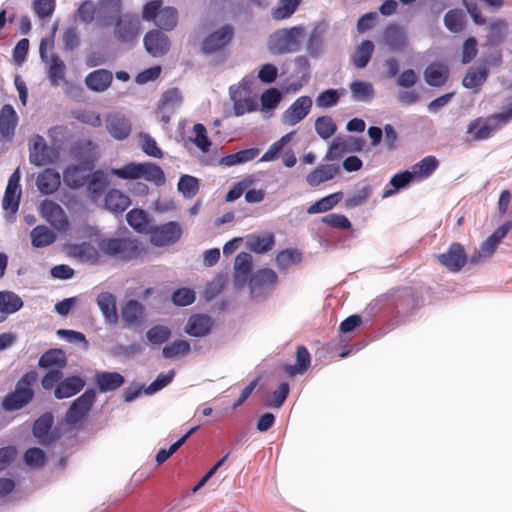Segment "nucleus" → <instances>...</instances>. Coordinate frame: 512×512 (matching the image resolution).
I'll list each match as a JSON object with an SVG mask.
<instances>
[{"instance_id": "nucleus-63", "label": "nucleus", "mask_w": 512, "mask_h": 512, "mask_svg": "<svg viewBox=\"0 0 512 512\" xmlns=\"http://www.w3.org/2000/svg\"><path fill=\"white\" fill-rule=\"evenodd\" d=\"M199 189V181L190 175H183L178 182V190L185 197H193Z\"/></svg>"}, {"instance_id": "nucleus-30", "label": "nucleus", "mask_w": 512, "mask_h": 512, "mask_svg": "<svg viewBox=\"0 0 512 512\" xmlns=\"http://www.w3.org/2000/svg\"><path fill=\"white\" fill-rule=\"evenodd\" d=\"M125 382L124 377L118 372H98L95 375V383L100 392L115 391Z\"/></svg>"}, {"instance_id": "nucleus-12", "label": "nucleus", "mask_w": 512, "mask_h": 512, "mask_svg": "<svg viewBox=\"0 0 512 512\" xmlns=\"http://www.w3.org/2000/svg\"><path fill=\"white\" fill-rule=\"evenodd\" d=\"M181 235V226L177 222L170 221L151 231V243L159 247L172 245L180 239Z\"/></svg>"}, {"instance_id": "nucleus-21", "label": "nucleus", "mask_w": 512, "mask_h": 512, "mask_svg": "<svg viewBox=\"0 0 512 512\" xmlns=\"http://www.w3.org/2000/svg\"><path fill=\"white\" fill-rule=\"evenodd\" d=\"M311 365V356L308 349L300 345L296 350V364H284L281 369L283 373L288 377H294L298 374L303 375L309 369Z\"/></svg>"}, {"instance_id": "nucleus-29", "label": "nucleus", "mask_w": 512, "mask_h": 512, "mask_svg": "<svg viewBox=\"0 0 512 512\" xmlns=\"http://www.w3.org/2000/svg\"><path fill=\"white\" fill-rule=\"evenodd\" d=\"M52 425L53 415L51 413H44L35 420L32 431L41 444L49 445L54 441V438L49 434Z\"/></svg>"}, {"instance_id": "nucleus-5", "label": "nucleus", "mask_w": 512, "mask_h": 512, "mask_svg": "<svg viewBox=\"0 0 512 512\" xmlns=\"http://www.w3.org/2000/svg\"><path fill=\"white\" fill-rule=\"evenodd\" d=\"M98 249L104 255L123 261L135 259L141 253L138 241L129 238L100 239Z\"/></svg>"}, {"instance_id": "nucleus-6", "label": "nucleus", "mask_w": 512, "mask_h": 512, "mask_svg": "<svg viewBox=\"0 0 512 512\" xmlns=\"http://www.w3.org/2000/svg\"><path fill=\"white\" fill-rule=\"evenodd\" d=\"M304 35V29L294 26L289 29H280L270 35L268 48L276 55L295 52L300 46V39Z\"/></svg>"}, {"instance_id": "nucleus-3", "label": "nucleus", "mask_w": 512, "mask_h": 512, "mask_svg": "<svg viewBox=\"0 0 512 512\" xmlns=\"http://www.w3.org/2000/svg\"><path fill=\"white\" fill-rule=\"evenodd\" d=\"M141 17L144 21L153 22L159 30L169 32L178 25L179 15L176 8L164 6L162 0H150L144 4Z\"/></svg>"}, {"instance_id": "nucleus-2", "label": "nucleus", "mask_w": 512, "mask_h": 512, "mask_svg": "<svg viewBox=\"0 0 512 512\" xmlns=\"http://www.w3.org/2000/svg\"><path fill=\"white\" fill-rule=\"evenodd\" d=\"M512 120V97L505 109L486 118L478 117L471 121L467 127V133L473 134V140L489 139L496 131Z\"/></svg>"}, {"instance_id": "nucleus-41", "label": "nucleus", "mask_w": 512, "mask_h": 512, "mask_svg": "<svg viewBox=\"0 0 512 512\" xmlns=\"http://www.w3.org/2000/svg\"><path fill=\"white\" fill-rule=\"evenodd\" d=\"M343 197L342 192H335L332 194H329L319 200H317L315 203L310 205L307 209L308 214H318V213H324L331 209H333L341 200Z\"/></svg>"}, {"instance_id": "nucleus-46", "label": "nucleus", "mask_w": 512, "mask_h": 512, "mask_svg": "<svg viewBox=\"0 0 512 512\" xmlns=\"http://www.w3.org/2000/svg\"><path fill=\"white\" fill-rule=\"evenodd\" d=\"M302 0H279L276 7L272 9V17L275 20H284L290 18Z\"/></svg>"}, {"instance_id": "nucleus-36", "label": "nucleus", "mask_w": 512, "mask_h": 512, "mask_svg": "<svg viewBox=\"0 0 512 512\" xmlns=\"http://www.w3.org/2000/svg\"><path fill=\"white\" fill-rule=\"evenodd\" d=\"M97 304L108 322L117 323L116 297L113 294L109 292L100 293L97 297Z\"/></svg>"}, {"instance_id": "nucleus-10", "label": "nucleus", "mask_w": 512, "mask_h": 512, "mask_svg": "<svg viewBox=\"0 0 512 512\" xmlns=\"http://www.w3.org/2000/svg\"><path fill=\"white\" fill-rule=\"evenodd\" d=\"M95 400V391L93 389L86 390L72 402L66 413V421L69 424H77L80 422L89 413Z\"/></svg>"}, {"instance_id": "nucleus-11", "label": "nucleus", "mask_w": 512, "mask_h": 512, "mask_svg": "<svg viewBox=\"0 0 512 512\" xmlns=\"http://www.w3.org/2000/svg\"><path fill=\"white\" fill-rule=\"evenodd\" d=\"M234 36V28L230 24L223 25L213 33L206 36L202 42V51L212 54L224 49Z\"/></svg>"}, {"instance_id": "nucleus-51", "label": "nucleus", "mask_w": 512, "mask_h": 512, "mask_svg": "<svg viewBox=\"0 0 512 512\" xmlns=\"http://www.w3.org/2000/svg\"><path fill=\"white\" fill-rule=\"evenodd\" d=\"M439 162L435 156H427L412 167V173L416 177L427 178L438 167Z\"/></svg>"}, {"instance_id": "nucleus-50", "label": "nucleus", "mask_w": 512, "mask_h": 512, "mask_svg": "<svg viewBox=\"0 0 512 512\" xmlns=\"http://www.w3.org/2000/svg\"><path fill=\"white\" fill-rule=\"evenodd\" d=\"M444 25L453 33L461 32L465 26V17L463 12L459 9L449 10L444 15Z\"/></svg>"}, {"instance_id": "nucleus-57", "label": "nucleus", "mask_w": 512, "mask_h": 512, "mask_svg": "<svg viewBox=\"0 0 512 512\" xmlns=\"http://www.w3.org/2000/svg\"><path fill=\"white\" fill-rule=\"evenodd\" d=\"M171 336V329L165 325H155L146 332L147 340L153 345L165 343Z\"/></svg>"}, {"instance_id": "nucleus-56", "label": "nucleus", "mask_w": 512, "mask_h": 512, "mask_svg": "<svg viewBox=\"0 0 512 512\" xmlns=\"http://www.w3.org/2000/svg\"><path fill=\"white\" fill-rule=\"evenodd\" d=\"M315 130L322 139L327 140L335 134L337 126L330 116H320L315 121Z\"/></svg>"}, {"instance_id": "nucleus-42", "label": "nucleus", "mask_w": 512, "mask_h": 512, "mask_svg": "<svg viewBox=\"0 0 512 512\" xmlns=\"http://www.w3.org/2000/svg\"><path fill=\"white\" fill-rule=\"evenodd\" d=\"M325 32H326V25L318 24L313 28V30L309 34V37H308V40L306 43V49L308 50L310 55L316 56L321 52L322 47H323Z\"/></svg>"}, {"instance_id": "nucleus-14", "label": "nucleus", "mask_w": 512, "mask_h": 512, "mask_svg": "<svg viewBox=\"0 0 512 512\" xmlns=\"http://www.w3.org/2000/svg\"><path fill=\"white\" fill-rule=\"evenodd\" d=\"M278 283V275L270 268H261L257 270L249 279V288L251 294L258 296L264 292L273 289Z\"/></svg>"}, {"instance_id": "nucleus-35", "label": "nucleus", "mask_w": 512, "mask_h": 512, "mask_svg": "<svg viewBox=\"0 0 512 512\" xmlns=\"http://www.w3.org/2000/svg\"><path fill=\"white\" fill-rule=\"evenodd\" d=\"M17 114L14 108L6 104L0 111V133L5 138H10L14 135L17 125Z\"/></svg>"}, {"instance_id": "nucleus-27", "label": "nucleus", "mask_w": 512, "mask_h": 512, "mask_svg": "<svg viewBox=\"0 0 512 512\" xmlns=\"http://www.w3.org/2000/svg\"><path fill=\"white\" fill-rule=\"evenodd\" d=\"M339 171V166L335 164H321L307 175L306 181L309 186L317 187L321 183L332 180Z\"/></svg>"}, {"instance_id": "nucleus-4", "label": "nucleus", "mask_w": 512, "mask_h": 512, "mask_svg": "<svg viewBox=\"0 0 512 512\" xmlns=\"http://www.w3.org/2000/svg\"><path fill=\"white\" fill-rule=\"evenodd\" d=\"M111 174L120 179H141L144 178L156 186H161L165 183V175L160 166L151 163H135L130 162L121 168H113Z\"/></svg>"}, {"instance_id": "nucleus-24", "label": "nucleus", "mask_w": 512, "mask_h": 512, "mask_svg": "<svg viewBox=\"0 0 512 512\" xmlns=\"http://www.w3.org/2000/svg\"><path fill=\"white\" fill-rule=\"evenodd\" d=\"M121 316L128 326H138L145 318V307L138 300L131 299L121 308Z\"/></svg>"}, {"instance_id": "nucleus-53", "label": "nucleus", "mask_w": 512, "mask_h": 512, "mask_svg": "<svg viewBox=\"0 0 512 512\" xmlns=\"http://www.w3.org/2000/svg\"><path fill=\"white\" fill-rule=\"evenodd\" d=\"M65 70H66V67H65L64 62L59 58L58 55L53 54L50 59L48 76H49L51 83L54 86L59 85L60 81L64 80Z\"/></svg>"}, {"instance_id": "nucleus-7", "label": "nucleus", "mask_w": 512, "mask_h": 512, "mask_svg": "<svg viewBox=\"0 0 512 512\" xmlns=\"http://www.w3.org/2000/svg\"><path fill=\"white\" fill-rule=\"evenodd\" d=\"M141 32V22L135 14L125 13L115 22L114 36L123 44L133 45Z\"/></svg>"}, {"instance_id": "nucleus-15", "label": "nucleus", "mask_w": 512, "mask_h": 512, "mask_svg": "<svg viewBox=\"0 0 512 512\" xmlns=\"http://www.w3.org/2000/svg\"><path fill=\"white\" fill-rule=\"evenodd\" d=\"M20 178V171L17 168L9 177L2 200L3 209L9 211L12 215L19 209L21 197Z\"/></svg>"}, {"instance_id": "nucleus-34", "label": "nucleus", "mask_w": 512, "mask_h": 512, "mask_svg": "<svg viewBox=\"0 0 512 512\" xmlns=\"http://www.w3.org/2000/svg\"><path fill=\"white\" fill-rule=\"evenodd\" d=\"M87 166L72 165L63 171V181L65 185L72 189L83 187L86 184L88 175L85 174Z\"/></svg>"}, {"instance_id": "nucleus-45", "label": "nucleus", "mask_w": 512, "mask_h": 512, "mask_svg": "<svg viewBox=\"0 0 512 512\" xmlns=\"http://www.w3.org/2000/svg\"><path fill=\"white\" fill-rule=\"evenodd\" d=\"M71 254L82 260L97 262L99 260V249L95 248L91 243L82 242L74 244L70 248Z\"/></svg>"}, {"instance_id": "nucleus-22", "label": "nucleus", "mask_w": 512, "mask_h": 512, "mask_svg": "<svg viewBox=\"0 0 512 512\" xmlns=\"http://www.w3.org/2000/svg\"><path fill=\"white\" fill-rule=\"evenodd\" d=\"M106 128L110 135L117 140H123L131 133L130 121L118 113L107 116Z\"/></svg>"}, {"instance_id": "nucleus-32", "label": "nucleus", "mask_w": 512, "mask_h": 512, "mask_svg": "<svg viewBox=\"0 0 512 512\" xmlns=\"http://www.w3.org/2000/svg\"><path fill=\"white\" fill-rule=\"evenodd\" d=\"M23 306L22 299L10 291L0 292V323L5 321L9 314L15 313Z\"/></svg>"}, {"instance_id": "nucleus-9", "label": "nucleus", "mask_w": 512, "mask_h": 512, "mask_svg": "<svg viewBox=\"0 0 512 512\" xmlns=\"http://www.w3.org/2000/svg\"><path fill=\"white\" fill-rule=\"evenodd\" d=\"M143 44L147 53L155 58L166 55L171 48L170 38L165 31L159 29L148 31L143 38Z\"/></svg>"}, {"instance_id": "nucleus-48", "label": "nucleus", "mask_w": 512, "mask_h": 512, "mask_svg": "<svg viewBox=\"0 0 512 512\" xmlns=\"http://www.w3.org/2000/svg\"><path fill=\"white\" fill-rule=\"evenodd\" d=\"M413 177V173L408 170L395 174L390 180V186H392V188L387 186L383 191L382 197L387 198L399 189L406 187L412 182Z\"/></svg>"}, {"instance_id": "nucleus-60", "label": "nucleus", "mask_w": 512, "mask_h": 512, "mask_svg": "<svg viewBox=\"0 0 512 512\" xmlns=\"http://www.w3.org/2000/svg\"><path fill=\"white\" fill-rule=\"evenodd\" d=\"M46 461V454L40 448L32 447L24 453V462L29 467L41 468L45 465Z\"/></svg>"}, {"instance_id": "nucleus-31", "label": "nucleus", "mask_w": 512, "mask_h": 512, "mask_svg": "<svg viewBox=\"0 0 512 512\" xmlns=\"http://www.w3.org/2000/svg\"><path fill=\"white\" fill-rule=\"evenodd\" d=\"M449 77V69L446 65L438 62L431 63L424 71L426 83L433 87L443 86Z\"/></svg>"}, {"instance_id": "nucleus-47", "label": "nucleus", "mask_w": 512, "mask_h": 512, "mask_svg": "<svg viewBox=\"0 0 512 512\" xmlns=\"http://www.w3.org/2000/svg\"><path fill=\"white\" fill-rule=\"evenodd\" d=\"M507 22L504 19H495L488 26L487 41L493 46L499 45L505 37Z\"/></svg>"}, {"instance_id": "nucleus-58", "label": "nucleus", "mask_w": 512, "mask_h": 512, "mask_svg": "<svg viewBox=\"0 0 512 512\" xmlns=\"http://www.w3.org/2000/svg\"><path fill=\"white\" fill-rule=\"evenodd\" d=\"M372 194V187L369 185L358 189L354 194L345 199V207L352 209L365 204Z\"/></svg>"}, {"instance_id": "nucleus-59", "label": "nucleus", "mask_w": 512, "mask_h": 512, "mask_svg": "<svg viewBox=\"0 0 512 512\" xmlns=\"http://www.w3.org/2000/svg\"><path fill=\"white\" fill-rule=\"evenodd\" d=\"M194 138L193 143L203 152L207 153L211 147V141L207 136L206 127L201 123H196L193 126Z\"/></svg>"}, {"instance_id": "nucleus-64", "label": "nucleus", "mask_w": 512, "mask_h": 512, "mask_svg": "<svg viewBox=\"0 0 512 512\" xmlns=\"http://www.w3.org/2000/svg\"><path fill=\"white\" fill-rule=\"evenodd\" d=\"M254 183V179L251 176H248L241 181L237 182L233 185V187L227 192L225 196V200L227 202H232L241 197V195L250 188Z\"/></svg>"}, {"instance_id": "nucleus-19", "label": "nucleus", "mask_w": 512, "mask_h": 512, "mask_svg": "<svg viewBox=\"0 0 512 512\" xmlns=\"http://www.w3.org/2000/svg\"><path fill=\"white\" fill-rule=\"evenodd\" d=\"M214 320L206 314H193L189 317L184 331L193 337H204L210 333Z\"/></svg>"}, {"instance_id": "nucleus-8", "label": "nucleus", "mask_w": 512, "mask_h": 512, "mask_svg": "<svg viewBox=\"0 0 512 512\" xmlns=\"http://www.w3.org/2000/svg\"><path fill=\"white\" fill-rule=\"evenodd\" d=\"M511 229V223L506 222L498 227L481 245L479 250L470 258V262L476 264L491 257L496 251L501 240Z\"/></svg>"}, {"instance_id": "nucleus-28", "label": "nucleus", "mask_w": 512, "mask_h": 512, "mask_svg": "<svg viewBox=\"0 0 512 512\" xmlns=\"http://www.w3.org/2000/svg\"><path fill=\"white\" fill-rule=\"evenodd\" d=\"M38 366L43 369H60L67 366L65 352L59 348H51L45 351L39 358Z\"/></svg>"}, {"instance_id": "nucleus-26", "label": "nucleus", "mask_w": 512, "mask_h": 512, "mask_svg": "<svg viewBox=\"0 0 512 512\" xmlns=\"http://www.w3.org/2000/svg\"><path fill=\"white\" fill-rule=\"evenodd\" d=\"M36 184L40 193L50 195L56 192L61 185L60 174L50 168L39 173Z\"/></svg>"}, {"instance_id": "nucleus-52", "label": "nucleus", "mask_w": 512, "mask_h": 512, "mask_svg": "<svg viewBox=\"0 0 512 512\" xmlns=\"http://www.w3.org/2000/svg\"><path fill=\"white\" fill-rule=\"evenodd\" d=\"M121 10V0H100L98 3V15L104 19L118 18Z\"/></svg>"}, {"instance_id": "nucleus-55", "label": "nucleus", "mask_w": 512, "mask_h": 512, "mask_svg": "<svg viewBox=\"0 0 512 512\" xmlns=\"http://www.w3.org/2000/svg\"><path fill=\"white\" fill-rule=\"evenodd\" d=\"M275 240L273 234L264 236H252L248 242L250 249L258 254L270 251L274 246Z\"/></svg>"}, {"instance_id": "nucleus-40", "label": "nucleus", "mask_w": 512, "mask_h": 512, "mask_svg": "<svg viewBox=\"0 0 512 512\" xmlns=\"http://www.w3.org/2000/svg\"><path fill=\"white\" fill-rule=\"evenodd\" d=\"M373 52V42L370 40H364L353 53L351 57L352 64L358 69L366 67L372 57Z\"/></svg>"}, {"instance_id": "nucleus-37", "label": "nucleus", "mask_w": 512, "mask_h": 512, "mask_svg": "<svg viewBox=\"0 0 512 512\" xmlns=\"http://www.w3.org/2000/svg\"><path fill=\"white\" fill-rule=\"evenodd\" d=\"M51 150L45 144L42 137L38 136V139L34 142L33 146L30 147V162L35 166H44L52 162L50 157Z\"/></svg>"}, {"instance_id": "nucleus-23", "label": "nucleus", "mask_w": 512, "mask_h": 512, "mask_svg": "<svg viewBox=\"0 0 512 512\" xmlns=\"http://www.w3.org/2000/svg\"><path fill=\"white\" fill-rule=\"evenodd\" d=\"M85 386V381L80 376H69L58 383L54 390L57 399L70 398L78 394Z\"/></svg>"}, {"instance_id": "nucleus-44", "label": "nucleus", "mask_w": 512, "mask_h": 512, "mask_svg": "<svg viewBox=\"0 0 512 512\" xmlns=\"http://www.w3.org/2000/svg\"><path fill=\"white\" fill-rule=\"evenodd\" d=\"M301 260L302 254L297 249L282 250L275 258L276 265L280 270H287L290 267L299 264Z\"/></svg>"}, {"instance_id": "nucleus-49", "label": "nucleus", "mask_w": 512, "mask_h": 512, "mask_svg": "<svg viewBox=\"0 0 512 512\" xmlns=\"http://www.w3.org/2000/svg\"><path fill=\"white\" fill-rule=\"evenodd\" d=\"M231 90V98L234 101V114L236 116H242L246 113L254 112L258 109V104L254 98H237V92Z\"/></svg>"}, {"instance_id": "nucleus-62", "label": "nucleus", "mask_w": 512, "mask_h": 512, "mask_svg": "<svg viewBox=\"0 0 512 512\" xmlns=\"http://www.w3.org/2000/svg\"><path fill=\"white\" fill-rule=\"evenodd\" d=\"M55 0H33L32 8L40 20L50 18L55 10Z\"/></svg>"}, {"instance_id": "nucleus-54", "label": "nucleus", "mask_w": 512, "mask_h": 512, "mask_svg": "<svg viewBox=\"0 0 512 512\" xmlns=\"http://www.w3.org/2000/svg\"><path fill=\"white\" fill-rule=\"evenodd\" d=\"M191 350L190 343L186 340H175L162 349L164 358L170 359L177 356H185Z\"/></svg>"}, {"instance_id": "nucleus-1", "label": "nucleus", "mask_w": 512, "mask_h": 512, "mask_svg": "<svg viewBox=\"0 0 512 512\" xmlns=\"http://www.w3.org/2000/svg\"><path fill=\"white\" fill-rule=\"evenodd\" d=\"M38 379L36 371L26 372L16 383L14 391L8 393L1 402V408L13 412L24 408L34 398L33 385Z\"/></svg>"}, {"instance_id": "nucleus-38", "label": "nucleus", "mask_w": 512, "mask_h": 512, "mask_svg": "<svg viewBox=\"0 0 512 512\" xmlns=\"http://www.w3.org/2000/svg\"><path fill=\"white\" fill-rule=\"evenodd\" d=\"M384 39L386 44L393 51H401L407 44V38L402 30L397 25H389L384 31Z\"/></svg>"}, {"instance_id": "nucleus-43", "label": "nucleus", "mask_w": 512, "mask_h": 512, "mask_svg": "<svg viewBox=\"0 0 512 512\" xmlns=\"http://www.w3.org/2000/svg\"><path fill=\"white\" fill-rule=\"evenodd\" d=\"M489 74L486 67L471 68L462 80V85L468 89L478 88L485 83Z\"/></svg>"}, {"instance_id": "nucleus-39", "label": "nucleus", "mask_w": 512, "mask_h": 512, "mask_svg": "<svg viewBox=\"0 0 512 512\" xmlns=\"http://www.w3.org/2000/svg\"><path fill=\"white\" fill-rule=\"evenodd\" d=\"M31 244L36 248H43L53 244L56 240L55 233L47 226L38 225L30 233Z\"/></svg>"}, {"instance_id": "nucleus-33", "label": "nucleus", "mask_w": 512, "mask_h": 512, "mask_svg": "<svg viewBox=\"0 0 512 512\" xmlns=\"http://www.w3.org/2000/svg\"><path fill=\"white\" fill-rule=\"evenodd\" d=\"M105 207L113 212L121 214L123 213L130 205V198L122 193L120 190L111 189L105 195Z\"/></svg>"}, {"instance_id": "nucleus-18", "label": "nucleus", "mask_w": 512, "mask_h": 512, "mask_svg": "<svg viewBox=\"0 0 512 512\" xmlns=\"http://www.w3.org/2000/svg\"><path fill=\"white\" fill-rule=\"evenodd\" d=\"M252 255L247 252L239 253L234 261L233 280L236 286L243 287L252 276Z\"/></svg>"}, {"instance_id": "nucleus-25", "label": "nucleus", "mask_w": 512, "mask_h": 512, "mask_svg": "<svg viewBox=\"0 0 512 512\" xmlns=\"http://www.w3.org/2000/svg\"><path fill=\"white\" fill-rule=\"evenodd\" d=\"M113 74L107 69H98L90 72L85 77V85L94 92H104L112 83Z\"/></svg>"}, {"instance_id": "nucleus-61", "label": "nucleus", "mask_w": 512, "mask_h": 512, "mask_svg": "<svg viewBox=\"0 0 512 512\" xmlns=\"http://www.w3.org/2000/svg\"><path fill=\"white\" fill-rule=\"evenodd\" d=\"M352 96L358 101H368L373 96V86L371 83L354 81L350 85Z\"/></svg>"}, {"instance_id": "nucleus-17", "label": "nucleus", "mask_w": 512, "mask_h": 512, "mask_svg": "<svg viewBox=\"0 0 512 512\" xmlns=\"http://www.w3.org/2000/svg\"><path fill=\"white\" fill-rule=\"evenodd\" d=\"M311 108V98L309 96H301L283 113L282 122L289 126L296 125L309 114Z\"/></svg>"}, {"instance_id": "nucleus-13", "label": "nucleus", "mask_w": 512, "mask_h": 512, "mask_svg": "<svg viewBox=\"0 0 512 512\" xmlns=\"http://www.w3.org/2000/svg\"><path fill=\"white\" fill-rule=\"evenodd\" d=\"M437 259L447 270L457 273L465 266L468 257L463 245L454 242L449 246L447 252L440 254Z\"/></svg>"}, {"instance_id": "nucleus-20", "label": "nucleus", "mask_w": 512, "mask_h": 512, "mask_svg": "<svg viewBox=\"0 0 512 512\" xmlns=\"http://www.w3.org/2000/svg\"><path fill=\"white\" fill-rule=\"evenodd\" d=\"M71 153L77 161L87 166L88 170L91 169L93 162L97 159L96 146L88 139L76 141L71 148Z\"/></svg>"}, {"instance_id": "nucleus-16", "label": "nucleus", "mask_w": 512, "mask_h": 512, "mask_svg": "<svg viewBox=\"0 0 512 512\" xmlns=\"http://www.w3.org/2000/svg\"><path fill=\"white\" fill-rule=\"evenodd\" d=\"M41 216L54 228L64 230L68 227V219L64 209L52 200H44L40 205Z\"/></svg>"}]
</instances>
